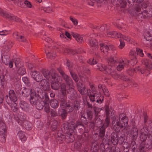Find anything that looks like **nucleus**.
I'll use <instances>...</instances> for the list:
<instances>
[{"instance_id":"1","label":"nucleus","mask_w":152,"mask_h":152,"mask_svg":"<svg viewBox=\"0 0 152 152\" xmlns=\"http://www.w3.org/2000/svg\"><path fill=\"white\" fill-rule=\"evenodd\" d=\"M108 65L105 66L104 65H101L100 64H98L96 66V69H99L101 71L103 72L105 74H110L115 79H121L124 81L132 82V79L129 78L126 76H125L123 74H120L116 73L115 68L113 66V64H116L117 61L114 58L110 57L107 60Z\"/></svg>"},{"instance_id":"2","label":"nucleus","mask_w":152,"mask_h":152,"mask_svg":"<svg viewBox=\"0 0 152 152\" xmlns=\"http://www.w3.org/2000/svg\"><path fill=\"white\" fill-rule=\"evenodd\" d=\"M30 103L32 105H35L36 108L38 110L42 109L45 103L43 101L40 100L36 96L34 93H33L31 95L30 99Z\"/></svg>"},{"instance_id":"3","label":"nucleus","mask_w":152,"mask_h":152,"mask_svg":"<svg viewBox=\"0 0 152 152\" xmlns=\"http://www.w3.org/2000/svg\"><path fill=\"white\" fill-rule=\"evenodd\" d=\"M64 107L69 113H72L74 110L77 112L80 108V103L77 100H75L73 103L68 101L67 105Z\"/></svg>"},{"instance_id":"4","label":"nucleus","mask_w":152,"mask_h":152,"mask_svg":"<svg viewBox=\"0 0 152 152\" xmlns=\"http://www.w3.org/2000/svg\"><path fill=\"white\" fill-rule=\"evenodd\" d=\"M41 72L45 77L50 80H52L58 75L56 73V71L53 69L50 71L47 69H42L41 70Z\"/></svg>"},{"instance_id":"5","label":"nucleus","mask_w":152,"mask_h":152,"mask_svg":"<svg viewBox=\"0 0 152 152\" xmlns=\"http://www.w3.org/2000/svg\"><path fill=\"white\" fill-rule=\"evenodd\" d=\"M57 70L60 73L66 84L69 86L73 84V82L70 77L66 74L60 68H57Z\"/></svg>"},{"instance_id":"6","label":"nucleus","mask_w":152,"mask_h":152,"mask_svg":"<svg viewBox=\"0 0 152 152\" xmlns=\"http://www.w3.org/2000/svg\"><path fill=\"white\" fill-rule=\"evenodd\" d=\"M93 94H91L89 96L91 101L92 102L95 101L99 104L102 103L104 100L103 96H98L97 94L96 93L93 92Z\"/></svg>"},{"instance_id":"7","label":"nucleus","mask_w":152,"mask_h":152,"mask_svg":"<svg viewBox=\"0 0 152 152\" xmlns=\"http://www.w3.org/2000/svg\"><path fill=\"white\" fill-rule=\"evenodd\" d=\"M2 16L5 18L8 19L9 20H14L16 22H21V19L15 16L13 14L8 13L5 11L4 12V15Z\"/></svg>"},{"instance_id":"8","label":"nucleus","mask_w":152,"mask_h":152,"mask_svg":"<svg viewBox=\"0 0 152 152\" xmlns=\"http://www.w3.org/2000/svg\"><path fill=\"white\" fill-rule=\"evenodd\" d=\"M60 77L58 75L52 80L51 83V87L54 90H58L59 88L58 82L59 81Z\"/></svg>"},{"instance_id":"9","label":"nucleus","mask_w":152,"mask_h":152,"mask_svg":"<svg viewBox=\"0 0 152 152\" xmlns=\"http://www.w3.org/2000/svg\"><path fill=\"white\" fill-rule=\"evenodd\" d=\"M68 96L71 99H75L77 96V94L76 91L74 88L69 86L67 89V92Z\"/></svg>"},{"instance_id":"10","label":"nucleus","mask_w":152,"mask_h":152,"mask_svg":"<svg viewBox=\"0 0 152 152\" xmlns=\"http://www.w3.org/2000/svg\"><path fill=\"white\" fill-rule=\"evenodd\" d=\"M31 74L32 77L37 82H40L42 79V75L37 71L31 72Z\"/></svg>"},{"instance_id":"11","label":"nucleus","mask_w":152,"mask_h":152,"mask_svg":"<svg viewBox=\"0 0 152 152\" xmlns=\"http://www.w3.org/2000/svg\"><path fill=\"white\" fill-rule=\"evenodd\" d=\"M6 101L7 104L11 107V110L14 112H17L18 108L17 107L16 104L15 102H12L9 99L8 95H6Z\"/></svg>"},{"instance_id":"12","label":"nucleus","mask_w":152,"mask_h":152,"mask_svg":"<svg viewBox=\"0 0 152 152\" xmlns=\"http://www.w3.org/2000/svg\"><path fill=\"white\" fill-rule=\"evenodd\" d=\"M40 87L44 91L49 90L50 86V83L47 80L45 79L42 80L40 82Z\"/></svg>"},{"instance_id":"13","label":"nucleus","mask_w":152,"mask_h":152,"mask_svg":"<svg viewBox=\"0 0 152 152\" xmlns=\"http://www.w3.org/2000/svg\"><path fill=\"white\" fill-rule=\"evenodd\" d=\"M15 119L19 125H22L23 122L26 121V115L23 113H21L18 116L15 117Z\"/></svg>"},{"instance_id":"14","label":"nucleus","mask_w":152,"mask_h":152,"mask_svg":"<svg viewBox=\"0 0 152 152\" xmlns=\"http://www.w3.org/2000/svg\"><path fill=\"white\" fill-rule=\"evenodd\" d=\"M7 74V70L4 69L2 70L1 74L0 76V78L1 81V87L4 88L6 83V74Z\"/></svg>"},{"instance_id":"15","label":"nucleus","mask_w":152,"mask_h":152,"mask_svg":"<svg viewBox=\"0 0 152 152\" xmlns=\"http://www.w3.org/2000/svg\"><path fill=\"white\" fill-rule=\"evenodd\" d=\"M115 147H108L105 148L104 145L103 143H101L100 145V149L102 152H113L115 151Z\"/></svg>"},{"instance_id":"16","label":"nucleus","mask_w":152,"mask_h":152,"mask_svg":"<svg viewBox=\"0 0 152 152\" xmlns=\"http://www.w3.org/2000/svg\"><path fill=\"white\" fill-rule=\"evenodd\" d=\"M76 87L78 91L82 95H84L85 93L86 87L83 86V83L80 81L76 83Z\"/></svg>"},{"instance_id":"17","label":"nucleus","mask_w":152,"mask_h":152,"mask_svg":"<svg viewBox=\"0 0 152 152\" xmlns=\"http://www.w3.org/2000/svg\"><path fill=\"white\" fill-rule=\"evenodd\" d=\"M112 143L114 145H116L119 142L118 134L114 132H112L110 135Z\"/></svg>"},{"instance_id":"18","label":"nucleus","mask_w":152,"mask_h":152,"mask_svg":"<svg viewBox=\"0 0 152 152\" xmlns=\"http://www.w3.org/2000/svg\"><path fill=\"white\" fill-rule=\"evenodd\" d=\"M8 98L12 102H15L17 100V98L14 91L13 90H10L9 92Z\"/></svg>"},{"instance_id":"19","label":"nucleus","mask_w":152,"mask_h":152,"mask_svg":"<svg viewBox=\"0 0 152 152\" xmlns=\"http://www.w3.org/2000/svg\"><path fill=\"white\" fill-rule=\"evenodd\" d=\"M75 134V133H73L69 131L68 133L66 134V141L67 143L73 142L75 140L74 134Z\"/></svg>"},{"instance_id":"20","label":"nucleus","mask_w":152,"mask_h":152,"mask_svg":"<svg viewBox=\"0 0 152 152\" xmlns=\"http://www.w3.org/2000/svg\"><path fill=\"white\" fill-rule=\"evenodd\" d=\"M132 140H136L138 134V130L137 128H132L130 130Z\"/></svg>"},{"instance_id":"21","label":"nucleus","mask_w":152,"mask_h":152,"mask_svg":"<svg viewBox=\"0 0 152 152\" xmlns=\"http://www.w3.org/2000/svg\"><path fill=\"white\" fill-rule=\"evenodd\" d=\"M31 89H30L29 88L23 87V89L21 90V92H20V94L23 96L26 97L29 96L30 95H31Z\"/></svg>"},{"instance_id":"22","label":"nucleus","mask_w":152,"mask_h":152,"mask_svg":"<svg viewBox=\"0 0 152 152\" xmlns=\"http://www.w3.org/2000/svg\"><path fill=\"white\" fill-rule=\"evenodd\" d=\"M19 105L22 110L25 111L28 110L29 104L27 102L24 101H21L20 102Z\"/></svg>"},{"instance_id":"23","label":"nucleus","mask_w":152,"mask_h":152,"mask_svg":"<svg viewBox=\"0 0 152 152\" xmlns=\"http://www.w3.org/2000/svg\"><path fill=\"white\" fill-rule=\"evenodd\" d=\"M145 7L147 8V10H144L143 12L144 14H145L146 17L149 18L152 16V7H145Z\"/></svg>"},{"instance_id":"24","label":"nucleus","mask_w":152,"mask_h":152,"mask_svg":"<svg viewBox=\"0 0 152 152\" xmlns=\"http://www.w3.org/2000/svg\"><path fill=\"white\" fill-rule=\"evenodd\" d=\"M128 120L126 116H124L121 118V120L120 121L119 123L122 126V127H126L127 126Z\"/></svg>"},{"instance_id":"25","label":"nucleus","mask_w":152,"mask_h":152,"mask_svg":"<svg viewBox=\"0 0 152 152\" xmlns=\"http://www.w3.org/2000/svg\"><path fill=\"white\" fill-rule=\"evenodd\" d=\"M106 128L102 126L99 130V137L100 139H102L104 137L105 133Z\"/></svg>"},{"instance_id":"26","label":"nucleus","mask_w":152,"mask_h":152,"mask_svg":"<svg viewBox=\"0 0 152 152\" xmlns=\"http://www.w3.org/2000/svg\"><path fill=\"white\" fill-rule=\"evenodd\" d=\"M145 141V146L143 143V144L144 145L146 149L147 148L148 149H151L152 148V137L151 139L148 137V138Z\"/></svg>"},{"instance_id":"27","label":"nucleus","mask_w":152,"mask_h":152,"mask_svg":"<svg viewBox=\"0 0 152 152\" xmlns=\"http://www.w3.org/2000/svg\"><path fill=\"white\" fill-rule=\"evenodd\" d=\"M51 107L54 109H56L58 107L59 104L58 101L56 99H51L50 102Z\"/></svg>"},{"instance_id":"28","label":"nucleus","mask_w":152,"mask_h":152,"mask_svg":"<svg viewBox=\"0 0 152 152\" xmlns=\"http://www.w3.org/2000/svg\"><path fill=\"white\" fill-rule=\"evenodd\" d=\"M80 120L84 125H87L88 123V120L86 116L85 113L82 114L80 116Z\"/></svg>"},{"instance_id":"29","label":"nucleus","mask_w":152,"mask_h":152,"mask_svg":"<svg viewBox=\"0 0 152 152\" xmlns=\"http://www.w3.org/2000/svg\"><path fill=\"white\" fill-rule=\"evenodd\" d=\"M132 125L133 126L132 128H137V129L140 128L142 125V124H140V122L136 119L132 120Z\"/></svg>"},{"instance_id":"30","label":"nucleus","mask_w":152,"mask_h":152,"mask_svg":"<svg viewBox=\"0 0 152 152\" xmlns=\"http://www.w3.org/2000/svg\"><path fill=\"white\" fill-rule=\"evenodd\" d=\"M99 150L98 144L95 142H92L91 145V151L92 152H97Z\"/></svg>"},{"instance_id":"31","label":"nucleus","mask_w":152,"mask_h":152,"mask_svg":"<svg viewBox=\"0 0 152 152\" xmlns=\"http://www.w3.org/2000/svg\"><path fill=\"white\" fill-rule=\"evenodd\" d=\"M17 136H18L22 142L25 141L26 139V138L24 133L21 130L18 132Z\"/></svg>"},{"instance_id":"32","label":"nucleus","mask_w":152,"mask_h":152,"mask_svg":"<svg viewBox=\"0 0 152 152\" xmlns=\"http://www.w3.org/2000/svg\"><path fill=\"white\" fill-rule=\"evenodd\" d=\"M100 50L102 52H103L104 54H107L108 53V46L104 45L103 44H100Z\"/></svg>"},{"instance_id":"33","label":"nucleus","mask_w":152,"mask_h":152,"mask_svg":"<svg viewBox=\"0 0 152 152\" xmlns=\"http://www.w3.org/2000/svg\"><path fill=\"white\" fill-rule=\"evenodd\" d=\"M93 110L95 117H97L99 114L100 113V111L102 110V108L96 107L94 105Z\"/></svg>"},{"instance_id":"34","label":"nucleus","mask_w":152,"mask_h":152,"mask_svg":"<svg viewBox=\"0 0 152 152\" xmlns=\"http://www.w3.org/2000/svg\"><path fill=\"white\" fill-rule=\"evenodd\" d=\"M95 123L97 127H100L102 126L103 123V121L99 117H95Z\"/></svg>"},{"instance_id":"35","label":"nucleus","mask_w":152,"mask_h":152,"mask_svg":"<svg viewBox=\"0 0 152 152\" xmlns=\"http://www.w3.org/2000/svg\"><path fill=\"white\" fill-rule=\"evenodd\" d=\"M89 42L91 47H94L95 49H97L98 47V43L96 39H90L89 40Z\"/></svg>"},{"instance_id":"36","label":"nucleus","mask_w":152,"mask_h":152,"mask_svg":"<svg viewBox=\"0 0 152 152\" xmlns=\"http://www.w3.org/2000/svg\"><path fill=\"white\" fill-rule=\"evenodd\" d=\"M70 73L71 76L75 82L76 83L78 82L79 80V79L76 73L72 70L70 71Z\"/></svg>"},{"instance_id":"37","label":"nucleus","mask_w":152,"mask_h":152,"mask_svg":"<svg viewBox=\"0 0 152 152\" xmlns=\"http://www.w3.org/2000/svg\"><path fill=\"white\" fill-rule=\"evenodd\" d=\"M101 140L102 141V143H103L104 145L105 144L110 145L112 143L111 139H110V138H108V137L105 138L104 137L103 138L101 139Z\"/></svg>"},{"instance_id":"38","label":"nucleus","mask_w":152,"mask_h":152,"mask_svg":"<svg viewBox=\"0 0 152 152\" xmlns=\"http://www.w3.org/2000/svg\"><path fill=\"white\" fill-rule=\"evenodd\" d=\"M45 53L47 57L51 59H54L56 56L55 52L52 53H51L50 52L49 50H48L47 51L46 50H45Z\"/></svg>"},{"instance_id":"39","label":"nucleus","mask_w":152,"mask_h":152,"mask_svg":"<svg viewBox=\"0 0 152 152\" xmlns=\"http://www.w3.org/2000/svg\"><path fill=\"white\" fill-rule=\"evenodd\" d=\"M112 126L113 130L116 132H119L121 129L123 128V127H122V126L119 123L116 124Z\"/></svg>"},{"instance_id":"40","label":"nucleus","mask_w":152,"mask_h":152,"mask_svg":"<svg viewBox=\"0 0 152 152\" xmlns=\"http://www.w3.org/2000/svg\"><path fill=\"white\" fill-rule=\"evenodd\" d=\"M33 89H31V94H32V93H34L35 94L36 96H37V94L36 92L37 93V94H38L40 92L42 91L40 88L38 87H36L35 86H33Z\"/></svg>"},{"instance_id":"41","label":"nucleus","mask_w":152,"mask_h":152,"mask_svg":"<svg viewBox=\"0 0 152 152\" xmlns=\"http://www.w3.org/2000/svg\"><path fill=\"white\" fill-rule=\"evenodd\" d=\"M10 57L9 55H4L2 56V60L3 62L6 65H8L10 60Z\"/></svg>"},{"instance_id":"42","label":"nucleus","mask_w":152,"mask_h":152,"mask_svg":"<svg viewBox=\"0 0 152 152\" xmlns=\"http://www.w3.org/2000/svg\"><path fill=\"white\" fill-rule=\"evenodd\" d=\"M23 124L25 126L26 129L30 130L32 129V124L29 121L26 120L24 121Z\"/></svg>"},{"instance_id":"43","label":"nucleus","mask_w":152,"mask_h":152,"mask_svg":"<svg viewBox=\"0 0 152 152\" xmlns=\"http://www.w3.org/2000/svg\"><path fill=\"white\" fill-rule=\"evenodd\" d=\"M107 35L108 37H111L112 38L114 37L115 36L117 37L118 36L119 34H118L117 32L114 31H107Z\"/></svg>"},{"instance_id":"44","label":"nucleus","mask_w":152,"mask_h":152,"mask_svg":"<svg viewBox=\"0 0 152 152\" xmlns=\"http://www.w3.org/2000/svg\"><path fill=\"white\" fill-rule=\"evenodd\" d=\"M76 125V124L74 123V122L71 123L70 125V129L68 128L69 131L73 132V133H75L76 132V129L77 128Z\"/></svg>"},{"instance_id":"45","label":"nucleus","mask_w":152,"mask_h":152,"mask_svg":"<svg viewBox=\"0 0 152 152\" xmlns=\"http://www.w3.org/2000/svg\"><path fill=\"white\" fill-rule=\"evenodd\" d=\"M66 86L65 83H63L60 85L61 93H63L64 94V93H66L67 89L66 88Z\"/></svg>"},{"instance_id":"46","label":"nucleus","mask_w":152,"mask_h":152,"mask_svg":"<svg viewBox=\"0 0 152 152\" xmlns=\"http://www.w3.org/2000/svg\"><path fill=\"white\" fill-rule=\"evenodd\" d=\"M26 69L23 66L20 67L18 70V73L20 75H23L26 73Z\"/></svg>"},{"instance_id":"47","label":"nucleus","mask_w":152,"mask_h":152,"mask_svg":"<svg viewBox=\"0 0 152 152\" xmlns=\"http://www.w3.org/2000/svg\"><path fill=\"white\" fill-rule=\"evenodd\" d=\"M22 80L26 86L29 87L30 86L31 83L29 79L26 77H24L22 78Z\"/></svg>"},{"instance_id":"48","label":"nucleus","mask_w":152,"mask_h":152,"mask_svg":"<svg viewBox=\"0 0 152 152\" xmlns=\"http://www.w3.org/2000/svg\"><path fill=\"white\" fill-rule=\"evenodd\" d=\"M122 115L120 114L119 115V121L118 120V117L117 116H115L114 115L113 117V121L112 122V125L114 124H117L118 123H119L120 121V118H121V116Z\"/></svg>"},{"instance_id":"49","label":"nucleus","mask_w":152,"mask_h":152,"mask_svg":"<svg viewBox=\"0 0 152 152\" xmlns=\"http://www.w3.org/2000/svg\"><path fill=\"white\" fill-rule=\"evenodd\" d=\"M68 112L65 109H63L61 112L60 115L61 116L62 119H64L67 116Z\"/></svg>"},{"instance_id":"50","label":"nucleus","mask_w":152,"mask_h":152,"mask_svg":"<svg viewBox=\"0 0 152 152\" xmlns=\"http://www.w3.org/2000/svg\"><path fill=\"white\" fill-rule=\"evenodd\" d=\"M137 62L136 57H133V58L130 60L128 61V63L129 64L131 65L132 66H134L136 64Z\"/></svg>"},{"instance_id":"51","label":"nucleus","mask_w":152,"mask_h":152,"mask_svg":"<svg viewBox=\"0 0 152 152\" xmlns=\"http://www.w3.org/2000/svg\"><path fill=\"white\" fill-rule=\"evenodd\" d=\"M110 124V117H106L104 120V121L102 126L107 128L108 127Z\"/></svg>"},{"instance_id":"52","label":"nucleus","mask_w":152,"mask_h":152,"mask_svg":"<svg viewBox=\"0 0 152 152\" xmlns=\"http://www.w3.org/2000/svg\"><path fill=\"white\" fill-rule=\"evenodd\" d=\"M144 38L148 41H151L152 39V36L150 33L148 31L145 34Z\"/></svg>"},{"instance_id":"53","label":"nucleus","mask_w":152,"mask_h":152,"mask_svg":"<svg viewBox=\"0 0 152 152\" xmlns=\"http://www.w3.org/2000/svg\"><path fill=\"white\" fill-rule=\"evenodd\" d=\"M86 113L88 118L91 120L93 116V111L89 110H87Z\"/></svg>"},{"instance_id":"54","label":"nucleus","mask_w":152,"mask_h":152,"mask_svg":"<svg viewBox=\"0 0 152 152\" xmlns=\"http://www.w3.org/2000/svg\"><path fill=\"white\" fill-rule=\"evenodd\" d=\"M140 134H144L145 135L148 134V127H143L140 130Z\"/></svg>"},{"instance_id":"55","label":"nucleus","mask_w":152,"mask_h":152,"mask_svg":"<svg viewBox=\"0 0 152 152\" xmlns=\"http://www.w3.org/2000/svg\"><path fill=\"white\" fill-rule=\"evenodd\" d=\"M59 101L60 102V106L63 108L67 104V102H66V99H64Z\"/></svg>"},{"instance_id":"56","label":"nucleus","mask_w":152,"mask_h":152,"mask_svg":"<svg viewBox=\"0 0 152 152\" xmlns=\"http://www.w3.org/2000/svg\"><path fill=\"white\" fill-rule=\"evenodd\" d=\"M9 1H12L13 3L17 6L19 7H22V4H23V3H22L20 0H7Z\"/></svg>"},{"instance_id":"57","label":"nucleus","mask_w":152,"mask_h":152,"mask_svg":"<svg viewBox=\"0 0 152 152\" xmlns=\"http://www.w3.org/2000/svg\"><path fill=\"white\" fill-rule=\"evenodd\" d=\"M125 64L124 62L122 61L121 62L119 63L117 65V68L118 71H120L122 70L124 68V66Z\"/></svg>"},{"instance_id":"58","label":"nucleus","mask_w":152,"mask_h":152,"mask_svg":"<svg viewBox=\"0 0 152 152\" xmlns=\"http://www.w3.org/2000/svg\"><path fill=\"white\" fill-rule=\"evenodd\" d=\"M125 135L124 134H121L120 137H118V140L119 142H118L121 144H122L124 142V141L125 139Z\"/></svg>"},{"instance_id":"59","label":"nucleus","mask_w":152,"mask_h":152,"mask_svg":"<svg viewBox=\"0 0 152 152\" xmlns=\"http://www.w3.org/2000/svg\"><path fill=\"white\" fill-rule=\"evenodd\" d=\"M117 37L122 38L127 41L130 42L131 41V38L129 37L124 36L121 33H119L118 36H117Z\"/></svg>"},{"instance_id":"60","label":"nucleus","mask_w":152,"mask_h":152,"mask_svg":"<svg viewBox=\"0 0 152 152\" xmlns=\"http://www.w3.org/2000/svg\"><path fill=\"white\" fill-rule=\"evenodd\" d=\"M145 15H146L143 12H141V13H139L137 14V19L142 20V19L144 18L145 17H146Z\"/></svg>"},{"instance_id":"61","label":"nucleus","mask_w":152,"mask_h":152,"mask_svg":"<svg viewBox=\"0 0 152 152\" xmlns=\"http://www.w3.org/2000/svg\"><path fill=\"white\" fill-rule=\"evenodd\" d=\"M148 135V134L145 135L144 134H140V140L142 142L145 141L147 140Z\"/></svg>"},{"instance_id":"62","label":"nucleus","mask_w":152,"mask_h":152,"mask_svg":"<svg viewBox=\"0 0 152 152\" xmlns=\"http://www.w3.org/2000/svg\"><path fill=\"white\" fill-rule=\"evenodd\" d=\"M58 140L59 141L62 142L64 140L66 141V134L65 135L61 134L60 135H59L58 134Z\"/></svg>"},{"instance_id":"63","label":"nucleus","mask_w":152,"mask_h":152,"mask_svg":"<svg viewBox=\"0 0 152 152\" xmlns=\"http://www.w3.org/2000/svg\"><path fill=\"white\" fill-rule=\"evenodd\" d=\"M45 94H46V93L44 91H43L42 90V91L38 94H37V96L38 98L39 97L40 99H44Z\"/></svg>"},{"instance_id":"64","label":"nucleus","mask_w":152,"mask_h":152,"mask_svg":"<svg viewBox=\"0 0 152 152\" xmlns=\"http://www.w3.org/2000/svg\"><path fill=\"white\" fill-rule=\"evenodd\" d=\"M120 3H118V5L122 8H124L126 7V2L125 0H121L120 1Z\"/></svg>"}]
</instances>
